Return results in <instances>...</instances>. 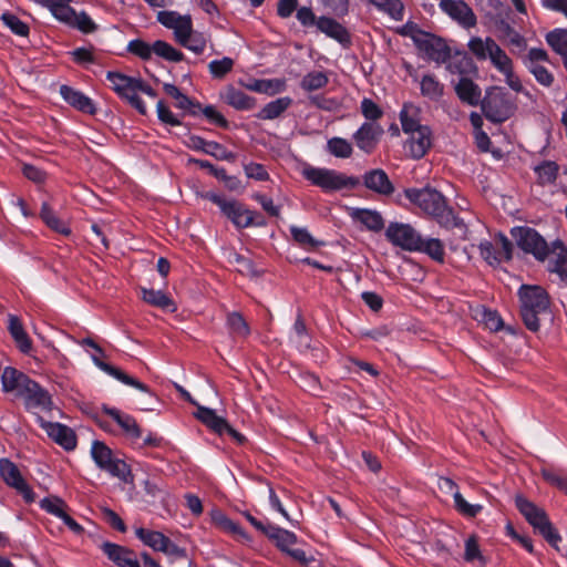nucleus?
Listing matches in <instances>:
<instances>
[{
	"label": "nucleus",
	"mask_w": 567,
	"mask_h": 567,
	"mask_svg": "<svg viewBox=\"0 0 567 567\" xmlns=\"http://www.w3.org/2000/svg\"><path fill=\"white\" fill-rule=\"evenodd\" d=\"M223 100L237 111H250L256 105V99L233 85L226 87Z\"/></svg>",
	"instance_id": "7c9ffc66"
},
{
	"label": "nucleus",
	"mask_w": 567,
	"mask_h": 567,
	"mask_svg": "<svg viewBox=\"0 0 567 567\" xmlns=\"http://www.w3.org/2000/svg\"><path fill=\"white\" fill-rule=\"evenodd\" d=\"M141 292L142 299L151 306L157 307L168 312H174L177 309L174 300L162 290H155L153 288H141Z\"/></svg>",
	"instance_id": "c9c22d12"
},
{
	"label": "nucleus",
	"mask_w": 567,
	"mask_h": 567,
	"mask_svg": "<svg viewBox=\"0 0 567 567\" xmlns=\"http://www.w3.org/2000/svg\"><path fill=\"white\" fill-rule=\"evenodd\" d=\"M329 153L338 158H349L352 155V145L342 137H332L327 143Z\"/></svg>",
	"instance_id": "4d7b16f0"
},
{
	"label": "nucleus",
	"mask_w": 567,
	"mask_h": 567,
	"mask_svg": "<svg viewBox=\"0 0 567 567\" xmlns=\"http://www.w3.org/2000/svg\"><path fill=\"white\" fill-rule=\"evenodd\" d=\"M208 38L205 33L199 31H194L192 37L186 41V45H182L183 48L196 53L202 54L207 45Z\"/></svg>",
	"instance_id": "69168bd1"
},
{
	"label": "nucleus",
	"mask_w": 567,
	"mask_h": 567,
	"mask_svg": "<svg viewBox=\"0 0 567 567\" xmlns=\"http://www.w3.org/2000/svg\"><path fill=\"white\" fill-rule=\"evenodd\" d=\"M453 499L455 511L464 517L474 518L483 511V505L470 504L458 491L453 492Z\"/></svg>",
	"instance_id": "8fccbe9b"
},
{
	"label": "nucleus",
	"mask_w": 567,
	"mask_h": 567,
	"mask_svg": "<svg viewBox=\"0 0 567 567\" xmlns=\"http://www.w3.org/2000/svg\"><path fill=\"white\" fill-rule=\"evenodd\" d=\"M175 41L179 45H186V41L192 37V33L195 31L193 29V21L190 16L186 14L182 18V20L176 24L173 29Z\"/></svg>",
	"instance_id": "bf43d9fd"
},
{
	"label": "nucleus",
	"mask_w": 567,
	"mask_h": 567,
	"mask_svg": "<svg viewBox=\"0 0 567 567\" xmlns=\"http://www.w3.org/2000/svg\"><path fill=\"white\" fill-rule=\"evenodd\" d=\"M543 478L551 486L567 495V476L551 468H542Z\"/></svg>",
	"instance_id": "680f3d73"
},
{
	"label": "nucleus",
	"mask_w": 567,
	"mask_h": 567,
	"mask_svg": "<svg viewBox=\"0 0 567 567\" xmlns=\"http://www.w3.org/2000/svg\"><path fill=\"white\" fill-rule=\"evenodd\" d=\"M245 174L248 178L265 182L270 178L269 173L262 164L250 162L244 165Z\"/></svg>",
	"instance_id": "774afa93"
},
{
	"label": "nucleus",
	"mask_w": 567,
	"mask_h": 567,
	"mask_svg": "<svg viewBox=\"0 0 567 567\" xmlns=\"http://www.w3.org/2000/svg\"><path fill=\"white\" fill-rule=\"evenodd\" d=\"M164 92L176 100L175 106L178 109H190L198 107L200 109V103L198 101H194L189 99L186 94H184L175 84L165 83L163 85Z\"/></svg>",
	"instance_id": "09e8293b"
},
{
	"label": "nucleus",
	"mask_w": 567,
	"mask_h": 567,
	"mask_svg": "<svg viewBox=\"0 0 567 567\" xmlns=\"http://www.w3.org/2000/svg\"><path fill=\"white\" fill-rule=\"evenodd\" d=\"M415 48L424 59L437 64L446 63L451 59V48L446 41L431 32H426Z\"/></svg>",
	"instance_id": "2eb2a0df"
},
{
	"label": "nucleus",
	"mask_w": 567,
	"mask_h": 567,
	"mask_svg": "<svg viewBox=\"0 0 567 567\" xmlns=\"http://www.w3.org/2000/svg\"><path fill=\"white\" fill-rule=\"evenodd\" d=\"M40 507L58 518H61L68 509L66 503L58 496L44 497L40 501Z\"/></svg>",
	"instance_id": "6e6d98bb"
},
{
	"label": "nucleus",
	"mask_w": 567,
	"mask_h": 567,
	"mask_svg": "<svg viewBox=\"0 0 567 567\" xmlns=\"http://www.w3.org/2000/svg\"><path fill=\"white\" fill-rule=\"evenodd\" d=\"M106 80L111 84V89L121 97L127 101L130 96L137 93L140 78L126 75L117 71H107Z\"/></svg>",
	"instance_id": "b1692460"
},
{
	"label": "nucleus",
	"mask_w": 567,
	"mask_h": 567,
	"mask_svg": "<svg viewBox=\"0 0 567 567\" xmlns=\"http://www.w3.org/2000/svg\"><path fill=\"white\" fill-rule=\"evenodd\" d=\"M439 7L464 29H471L477 24L473 9L463 0H441Z\"/></svg>",
	"instance_id": "6ab92c4d"
},
{
	"label": "nucleus",
	"mask_w": 567,
	"mask_h": 567,
	"mask_svg": "<svg viewBox=\"0 0 567 567\" xmlns=\"http://www.w3.org/2000/svg\"><path fill=\"white\" fill-rule=\"evenodd\" d=\"M378 10L389 14L394 20H402L403 4L400 0H368Z\"/></svg>",
	"instance_id": "603ef678"
},
{
	"label": "nucleus",
	"mask_w": 567,
	"mask_h": 567,
	"mask_svg": "<svg viewBox=\"0 0 567 567\" xmlns=\"http://www.w3.org/2000/svg\"><path fill=\"white\" fill-rule=\"evenodd\" d=\"M37 423L45 431L50 439L65 451H73L76 449L78 437L70 426L59 422L47 421L41 415H37Z\"/></svg>",
	"instance_id": "dca6fc26"
},
{
	"label": "nucleus",
	"mask_w": 567,
	"mask_h": 567,
	"mask_svg": "<svg viewBox=\"0 0 567 567\" xmlns=\"http://www.w3.org/2000/svg\"><path fill=\"white\" fill-rule=\"evenodd\" d=\"M234 60L228 56H224L220 60H213L208 63V70L210 75L214 79L221 80L224 79L229 72H231L234 68Z\"/></svg>",
	"instance_id": "13d9d810"
},
{
	"label": "nucleus",
	"mask_w": 567,
	"mask_h": 567,
	"mask_svg": "<svg viewBox=\"0 0 567 567\" xmlns=\"http://www.w3.org/2000/svg\"><path fill=\"white\" fill-rule=\"evenodd\" d=\"M385 238L404 251L415 252L422 244V235L410 224L392 221L385 229Z\"/></svg>",
	"instance_id": "f8f14e48"
},
{
	"label": "nucleus",
	"mask_w": 567,
	"mask_h": 567,
	"mask_svg": "<svg viewBox=\"0 0 567 567\" xmlns=\"http://www.w3.org/2000/svg\"><path fill=\"white\" fill-rule=\"evenodd\" d=\"M524 66L534 75L538 84L549 87L553 85L554 74L540 62L550 63V59L546 50L542 48H530L527 54L522 56Z\"/></svg>",
	"instance_id": "ddd939ff"
},
{
	"label": "nucleus",
	"mask_w": 567,
	"mask_h": 567,
	"mask_svg": "<svg viewBox=\"0 0 567 567\" xmlns=\"http://www.w3.org/2000/svg\"><path fill=\"white\" fill-rule=\"evenodd\" d=\"M515 506L528 524H530L550 546L558 548L557 545L561 542V536L553 526L547 513L543 508L523 495L515 497Z\"/></svg>",
	"instance_id": "7ed1b4c3"
},
{
	"label": "nucleus",
	"mask_w": 567,
	"mask_h": 567,
	"mask_svg": "<svg viewBox=\"0 0 567 567\" xmlns=\"http://www.w3.org/2000/svg\"><path fill=\"white\" fill-rule=\"evenodd\" d=\"M35 380L13 367H6L1 374L2 392L13 393L14 396L23 399Z\"/></svg>",
	"instance_id": "f3484780"
},
{
	"label": "nucleus",
	"mask_w": 567,
	"mask_h": 567,
	"mask_svg": "<svg viewBox=\"0 0 567 567\" xmlns=\"http://www.w3.org/2000/svg\"><path fill=\"white\" fill-rule=\"evenodd\" d=\"M420 85L421 94L432 101L440 100L444 94V85L433 74H425Z\"/></svg>",
	"instance_id": "c03bdc74"
},
{
	"label": "nucleus",
	"mask_w": 567,
	"mask_h": 567,
	"mask_svg": "<svg viewBox=\"0 0 567 567\" xmlns=\"http://www.w3.org/2000/svg\"><path fill=\"white\" fill-rule=\"evenodd\" d=\"M484 116L493 123L507 121L516 111V105L509 93L502 87H492L481 101Z\"/></svg>",
	"instance_id": "423d86ee"
},
{
	"label": "nucleus",
	"mask_w": 567,
	"mask_h": 567,
	"mask_svg": "<svg viewBox=\"0 0 567 567\" xmlns=\"http://www.w3.org/2000/svg\"><path fill=\"white\" fill-rule=\"evenodd\" d=\"M302 176L324 193L354 189L360 184V179L355 176H348L326 167L307 166L302 169Z\"/></svg>",
	"instance_id": "39448f33"
},
{
	"label": "nucleus",
	"mask_w": 567,
	"mask_h": 567,
	"mask_svg": "<svg viewBox=\"0 0 567 567\" xmlns=\"http://www.w3.org/2000/svg\"><path fill=\"white\" fill-rule=\"evenodd\" d=\"M553 254L556 255L551 271L558 274L560 278L567 281V248L559 239L554 241Z\"/></svg>",
	"instance_id": "de8ad7c7"
},
{
	"label": "nucleus",
	"mask_w": 567,
	"mask_h": 567,
	"mask_svg": "<svg viewBox=\"0 0 567 567\" xmlns=\"http://www.w3.org/2000/svg\"><path fill=\"white\" fill-rule=\"evenodd\" d=\"M515 506L528 524H530L550 546L558 548L557 545L561 542V536L553 526L547 513L543 508L523 495L515 497Z\"/></svg>",
	"instance_id": "20e7f679"
},
{
	"label": "nucleus",
	"mask_w": 567,
	"mask_h": 567,
	"mask_svg": "<svg viewBox=\"0 0 567 567\" xmlns=\"http://www.w3.org/2000/svg\"><path fill=\"white\" fill-rule=\"evenodd\" d=\"M292 104V100L289 96L278 97L267 103L257 114L256 117L259 120H275L285 113Z\"/></svg>",
	"instance_id": "58836bf2"
},
{
	"label": "nucleus",
	"mask_w": 567,
	"mask_h": 567,
	"mask_svg": "<svg viewBox=\"0 0 567 567\" xmlns=\"http://www.w3.org/2000/svg\"><path fill=\"white\" fill-rule=\"evenodd\" d=\"M485 17L495 25L499 20L514 17L512 8L501 0H486Z\"/></svg>",
	"instance_id": "a19ab883"
},
{
	"label": "nucleus",
	"mask_w": 567,
	"mask_h": 567,
	"mask_svg": "<svg viewBox=\"0 0 567 567\" xmlns=\"http://www.w3.org/2000/svg\"><path fill=\"white\" fill-rule=\"evenodd\" d=\"M404 196L424 214L431 216L441 227L446 229L464 227V221L447 205L445 196L432 187L405 188Z\"/></svg>",
	"instance_id": "f257e3e1"
},
{
	"label": "nucleus",
	"mask_w": 567,
	"mask_h": 567,
	"mask_svg": "<svg viewBox=\"0 0 567 567\" xmlns=\"http://www.w3.org/2000/svg\"><path fill=\"white\" fill-rule=\"evenodd\" d=\"M102 411L113 421L116 422V424L122 429V431L128 439H131L132 441H137L142 439V429L137 424L134 416L124 413L116 408H111L106 404L102 405Z\"/></svg>",
	"instance_id": "5701e85b"
},
{
	"label": "nucleus",
	"mask_w": 567,
	"mask_h": 567,
	"mask_svg": "<svg viewBox=\"0 0 567 567\" xmlns=\"http://www.w3.org/2000/svg\"><path fill=\"white\" fill-rule=\"evenodd\" d=\"M276 547L291 557L293 560L298 561L302 566H308L309 563L313 560L312 557H309L307 553L301 548H291L292 545L297 544L298 537L293 532L281 528L277 525L271 524L265 534Z\"/></svg>",
	"instance_id": "9b49d317"
},
{
	"label": "nucleus",
	"mask_w": 567,
	"mask_h": 567,
	"mask_svg": "<svg viewBox=\"0 0 567 567\" xmlns=\"http://www.w3.org/2000/svg\"><path fill=\"white\" fill-rule=\"evenodd\" d=\"M40 218L47 227L62 236L68 237L72 234V229L69 224L58 217L53 208L47 202L41 205Z\"/></svg>",
	"instance_id": "2f4dec72"
},
{
	"label": "nucleus",
	"mask_w": 567,
	"mask_h": 567,
	"mask_svg": "<svg viewBox=\"0 0 567 567\" xmlns=\"http://www.w3.org/2000/svg\"><path fill=\"white\" fill-rule=\"evenodd\" d=\"M547 44L561 56L567 58V29L557 28L549 31L546 37Z\"/></svg>",
	"instance_id": "a18cd8bd"
},
{
	"label": "nucleus",
	"mask_w": 567,
	"mask_h": 567,
	"mask_svg": "<svg viewBox=\"0 0 567 567\" xmlns=\"http://www.w3.org/2000/svg\"><path fill=\"white\" fill-rule=\"evenodd\" d=\"M59 93L61 97L76 111L90 115L96 114L97 109L95 106L94 101L87 95H85L83 92L66 84H63L60 86Z\"/></svg>",
	"instance_id": "393cba45"
},
{
	"label": "nucleus",
	"mask_w": 567,
	"mask_h": 567,
	"mask_svg": "<svg viewBox=\"0 0 567 567\" xmlns=\"http://www.w3.org/2000/svg\"><path fill=\"white\" fill-rule=\"evenodd\" d=\"M22 400L25 411L34 415L35 420L40 415L38 411L51 414L55 408L52 395L37 381Z\"/></svg>",
	"instance_id": "a211bd4d"
},
{
	"label": "nucleus",
	"mask_w": 567,
	"mask_h": 567,
	"mask_svg": "<svg viewBox=\"0 0 567 567\" xmlns=\"http://www.w3.org/2000/svg\"><path fill=\"white\" fill-rule=\"evenodd\" d=\"M488 58L492 64L503 74L513 68L512 59L506 52L495 42L494 39L487 38Z\"/></svg>",
	"instance_id": "e433bc0d"
},
{
	"label": "nucleus",
	"mask_w": 567,
	"mask_h": 567,
	"mask_svg": "<svg viewBox=\"0 0 567 567\" xmlns=\"http://www.w3.org/2000/svg\"><path fill=\"white\" fill-rule=\"evenodd\" d=\"M317 30L326 34L328 38L333 39L343 48H348L351 45L352 41L350 32L344 25H342L333 18L326 16L319 17Z\"/></svg>",
	"instance_id": "cd10ccee"
},
{
	"label": "nucleus",
	"mask_w": 567,
	"mask_h": 567,
	"mask_svg": "<svg viewBox=\"0 0 567 567\" xmlns=\"http://www.w3.org/2000/svg\"><path fill=\"white\" fill-rule=\"evenodd\" d=\"M226 327L233 340H245L250 336V327L238 311H230L226 317Z\"/></svg>",
	"instance_id": "72a5a7b5"
},
{
	"label": "nucleus",
	"mask_w": 567,
	"mask_h": 567,
	"mask_svg": "<svg viewBox=\"0 0 567 567\" xmlns=\"http://www.w3.org/2000/svg\"><path fill=\"white\" fill-rule=\"evenodd\" d=\"M126 51L143 61L151 60L153 54L168 62L177 63L185 60V55L182 51L175 49L164 40H156L151 44L143 39L136 38L128 41Z\"/></svg>",
	"instance_id": "6e6552de"
},
{
	"label": "nucleus",
	"mask_w": 567,
	"mask_h": 567,
	"mask_svg": "<svg viewBox=\"0 0 567 567\" xmlns=\"http://www.w3.org/2000/svg\"><path fill=\"white\" fill-rule=\"evenodd\" d=\"M101 354H99L97 352H94L91 354V359L93 361V363L100 369L102 370L103 372H105L106 374H109L110 377L116 379L117 381H120L121 383L127 385V386H132L141 392H144L151 396H154V393L152 392V390L150 389V386L143 382H141L138 379L127 374L126 372H124L123 370H121L120 368L117 367H114L105 361H103L101 359Z\"/></svg>",
	"instance_id": "aec40b11"
},
{
	"label": "nucleus",
	"mask_w": 567,
	"mask_h": 567,
	"mask_svg": "<svg viewBox=\"0 0 567 567\" xmlns=\"http://www.w3.org/2000/svg\"><path fill=\"white\" fill-rule=\"evenodd\" d=\"M432 131L426 125L411 134L409 140L410 154L414 159L422 158L432 146Z\"/></svg>",
	"instance_id": "c756f323"
},
{
	"label": "nucleus",
	"mask_w": 567,
	"mask_h": 567,
	"mask_svg": "<svg viewBox=\"0 0 567 567\" xmlns=\"http://www.w3.org/2000/svg\"><path fill=\"white\" fill-rule=\"evenodd\" d=\"M511 235L517 247L526 254H530L535 259L544 261L553 254L554 241L551 245L534 228L528 226H516L511 229Z\"/></svg>",
	"instance_id": "1a4fd4ad"
},
{
	"label": "nucleus",
	"mask_w": 567,
	"mask_h": 567,
	"mask_svg": "<svg viewBox=\"0 0 567 567\" xmlns=\"http://www.w3.org/2000/svg\"><path fill=\"white\" fill-rule=\"evenodd\" d=\"M517 297L525 327L532 332L539 331V316L547 313L550 307L548 292L542 286L524 284L518 288Z\"/></svg>",
	"instance_id": "f03ea898"
},
{
	"label": "nucleus",
	"mask_w": 567,
	"mask_h": 567,
	"mask_svg": "<svg viewBox=\"0 0 567 567\" xmlns=\"http://www.w3.org/2000/svg\"><path fill=\"white\" fill-rule=\"evenodd\" d=\"M420 109L411 103H405L400 111V122L404 133L412 134L425 125L419 121Z\"/></svg>",
	"instance_id": "4c0bfd02"
},
{
	"label": "nucleus",
	"mask_w": 567,
	"mask_h": 567,
	"mask_svg": "<svg viewBox=\"0 0 567 567\" xmlns=\"http://www.w3.org/2000/svg\"><path fill=\"white\" fill-rule=\"evenodd\" d=\"M101 549L103 554L118 567H141L133 549L111 542H104Z\"/></svg>",
	"instance_id": "412c9836"
},
{
	"label": "nucleus",
	"mask_w": 567,
	"mask_h": 567,
	"mask_svg": "<svg viewBox=\"0 0 567 567\" xmlns=\"http://www.w3.org/2000/svg\"><path fill=\"white\" fill-rule=\"evenodd\" d=\"M136 537L145 545L155 551H161L164 548L166 537L162 532L138 527L135 529Z\"/></svg>",
	"instance_id": "79ce46f5"
},
{
	"label": "nucleus",
	"mask_w": 567,
	"mask_h": 567,
	"mask_svg": "<svg viewBox=\"0 0 567 567\" xmlns=\"http://www.w3.org/2000/svg\"><path fill=\"white\" fill-rule=\"evenodd\" d=\"M481 257L491 266L498 265L502 261L501 252L488 240H483L478 245Z\"/></svg>",
	"instance_id": "e2e57ef3"
},
{
	"label": "nucleus",
	"mask_w": 567,
	"mask_h": 567,
	"mask_svg": "<svg viewBox=\"0 0 567 567\" xmlns=\"http://www.w3.org/2000/svg\"><path fill=\"white\" fill-rule=\"evenodd\" d=\"M0 477L3 482L14 488L30 504L35 501V494L23 478L19 467L9 458H0Z\"/></svg>",
	"instance_id": "4468645a"
},
{
	"label": "nucleus",
	"mask_w": 567,
	"mask_h": 567,
	"mask_svg": "<svg viewBox=\"0 0 567 567\" xmlns=\"http://www.w3.org/2000/svg\"><path fill=\"white\" fill-rule=\"evenodd\" d=\"M457 97L471 106L481 105L482 90L472 79L462 76L454 86Z\"/></svg>",
	"instance_id": "c85d7f7f"
},
{
	"label": "nucleus",
	"mask_w": 567,
	"mask_h": 567,
	"mask_svg": "<svg viewBox=\"0 0 567 567\" xmlns=\"http://www.w3.org/2000/svg\"><path fill=\"white\" fill-rule=\"evenodd\" d=\"M213 520L220 529L227 532L238 538L249 540L247 533L234 520L227 517L224 513L217 512L213 515Z\"/></svg>",
	"instance_id": "49530a36"
},
{
	"label": "nucleus",
	"mask_w": 567,
	"mask_h": 567,
	"mask_svg": "<svg viewBox=\"0 0 567 567\" xmlns=\"http://www.w3.org/2000/svg\"><path fill=\"white\" fill-rule=\"evenodd\" d=\"M0 20L13 34L18 37H28L30 33V28L28 23L22 21L18 16H16L12 12H3L0 17Z\"/></svg>",
	"instance_id": "3c124183"
},
{
	"label": "nucleus",
	"mask_w": 567,
	"mask_h": 567,
	"mask_svg": "<svg viewBox=\"0 0 567 567\" xmlns=\"http://www.w3.org/2000/svg\"><path fill=\"white\" fill-rule=\"evenodd\" d=\"M427 31L422 30L419 24L415 22L409 21L398 29V33L402 37L410 38L414 45L419 44L421 39L425 35Z\"/></svg>",
	"instance_id": "338daca9"
},
{
	"label": "nucleus",
	"mask_w": 567,
	"mask_h": 567,
	"mask_svg": "<svg viewBox=\"0 0 567 567\" xmlns=\"http://www.w3.org/2000/svg\"><path fill=\"white\" fill-rule=\"evenodd\" d=\"M69 27L75 28L84 34H90L97 30V24L85 11L76 12L72 19V24Z\"/></svg>",
	"instance_id": "052dcab7"
},
{
	"label": "nucleus",
	"mask_w": 567,
	"mask_h": 567,
	"mask_svg": "<svg viewBox=\"0 0 567 567\" xmlns=\"http://www.w3.org/2000/svg\"><path fill=\"white\" fill-rule=\"evenodd\" d=\"M383 133L380 125L372 122H364L353 134L357 146L367 154H371L379 141V136Z\"/></svg>",
	"instance_id": "a878e982"
},
{
	"label": "nucleus",
	"mask_w": 567,
	"mask_h": 567,
	"mask_svg": "<svg viewBox=\"0 0 567 567\" xmlns=\"http://www.w3.org/2000/svg\"><path fill=\"white\" fill-rule=\"evenodd\" d=\"M362 184L365 188L382 196H391L395 187L386 172L382 168L367 171L362 175Z\"/></svg>",
	"instance_id": "4be33fe9"
},
{
	"label": "nucleus",
	"mask_w": 567,
	"mask_h": 567,
	"mask_svg": "<svg viewBox=\"0 0 567 567\" xmlns=\"http://www.w3.org/2000/svg\"><path fill=\"white\" fill-rule=\"evenodd\" d=\"M351 217L361 223L367 229L371 231H380L384 228V219L382 215L372 209L368 208H355L351 213Z\"/></svg>",
	"instance_id": "f704fd0d"
},
{
	"label": "nucleus",
	"mask_w": 567,
	"mask_h": 567,
	"mask_svg": "<svg viewBox=\"0 0 567 567\" xmlns=\"http://www.w3.org/2000/svg\"><path fill=\"white\" fill-rule=\"evenodd\" d=\"M186 146L197 152H203L218 159L234 161L235 154L227 150L218 142L206 141L202 136L190 135L186 142Z\"/></svg>",
	"instance_id": "bb28decb"
},
{
	"label": "nucleus",
	"mask_w": 567,
	"mask_h": 567,
	"mask_svg": "<svg viewBox=\"0 0 567 567\" xmlns=\"http://www.w3.org/2000/svg\"><path fill=\"white\" fill-rule=\"evenodd\" d=\"M415 252L427 255L436 262L443 264L445 260V249L443 243L437 238H423L420 249Z\"/></svg>",
	"instance_id": "37998d69"
},
{
	"label": "nucleus",
	"mask_w": 567,
	"mask_h": 567,
	"mask_svg": "<svg viewBox=\"0 0 567 567\" xmlns=\"http://www.w3.org/2000/svg\"><path fill=\"white\" fill-rule=\"evenodd\" d=\"M537 183L540 186L555 184L559 173V165L554 161H543L534 167Z\"/></svg>",
	"instance_id": "ea45409f"
},
{
	"label": "nucleus",
	"mask_w": 567,
	"mask_h": 567,
	"mask_svg": "<svg viewBox=\"0 0 567 567\" xmlns=\"http://www.w3.org/2000/svg\"><path fill=\"white\" fill-rule=\"evenodd\" d=\"M195 417L205 424L209 430L218 435L225 434L227 420L217 415L215 410L202 405H197Z\"/></svg>",
	"instance_id": "473e14b6"
},
{
	"label": "nucleus",
	"mask_w": 567,
	"mask_h": 567,
	"mask_svg": "<svg viewBox=\"0 0 567 567\" xmlns=\"http://www.w3.org/2000/svg\"><path fill=\"white\" fill-rule=\"evenodd\" d=\"M361 113L368 122H374L383 116L382 109L371 99L364 97L361 101Z\"/></svg>",
	"instance_id": "0e129e2a"
},
{
	"label": "nucleus",
	"mask_w": 567,
	"mask_h": 567,
	"mask_svg": "<svg viewBox=\"0 0 567 567\" xmlns=\"http://www.w3.org/2000/svg\"><path fill=\"white\" fill-rule=\"evenodd\" d=\"M91 456L96 466L124 483H132L133 474L125 461L114 456L113 451L101 441H93Z\"/></svg>",
	"instance_id": "0eeeda50"
},
{
	"label": "nucleus",
	"mask_w": 567,
	"mask_h": 567,
	"mask_svg": "<svg viewBox=\"0 0 567 567\" xmlns=\"http://www.w3.org/2000/svg\"><path fill=\"white\" fill-rule=\"evenodd\" d=\"M290 234L292 239L301 247L317 248L323 245L322 241L313 238L307 228L292 225L290 226Z\"/></svg>",
	"instance_id": "5fc2aeb1"
},
{
	"label": "nucleus",
	"mask_w": 567,
	"mask_h": 567,
	"mask_svg": "<svg viewBox=\"0 0 567 567\" xmlns=\"http://www.w3.org/2000/svg\"><path fill=\"white\" fill-rule=\"evenodd\" d=\"M328 82L329 79L326 73L321 71H312L302 78L300 86L307 92H312L324 87Z\"/></svg>",
	"instance_id": "864d4df0"
},
{
	"label": "nucleus",
	"mask_w": 567,
	"mask_h": 567,
	"mask_svg": "<svg viewBox=\"0 0 567 567\" xmlns=\"http://www.w3.org/2000/svg\"><path fill=\"white\" fill-rule=\"evenodd\" d=\"M200 197L217 205L221 214L231 221L237 229L249 228L251 224V209L237 199H226L214 192H204Z\"/></svg>",
	"instance_id": "9d476101"
}]
</instances>
